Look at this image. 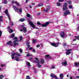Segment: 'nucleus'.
Here are the masks:
<instances>
[{
	"label": "nucleus",
	"mask_w": 79,
	"mask_h": 79,
	"mask_svg": "<svg viewBox=\"0 0 79 79\" xmlns=\"http://www.w3.org/2000/svg\"><path fill=\"white\" fill-rule=\"evenodd\" d=\"M5 13H6V15L9 18V20L10 21L11 19H10V15H9V14H8V10L6 9L5 11Z\"/></svg>",
	"instance_id": "1a4fd4ad"
},
{
	"label": "nucleus",
	"mask_w": 79,
	"mask_h": 79,
	"mask_svg": "<svg viewBox=\"0 0 79 79\" xmlns=\"http://www.w3.org/2000/svg\"><path fill=\"white\" fill-rule=\"evenodd\" d=\"M2 31H0V37H1V35H2Z\"/></svg>",
	"instance_id": "de8ad7c7"
},
{
	"label": "nucleus",
	"mask_w": 79,
	"mask_h": 79,
	"mask_svg": "<svg viewBox=\"0 0 79 79\" xmlns=\"http://www.w3.org/2000/svg\"><path fill=\"white\" fill-rule=\"evenodd\" d=\"M31 15H30L29 14L27 13V17L28 18H29L30 17H31Z\"/></svg>",
	"instance_id": "b1692460"
},
{
	"label": "nucleus",
	"mask_w": 79,
	"mask_h": 79,
	"mask_svg": "<svg viewBox=\"0 0 79 79\" xmlns=\"http://www.w3.org/2000/svg\"><path fill=\"white\" fill-rule=\"evenodd\" d=\"M8 28L9 29V30H11V29H10V26L8 27Z\"/></svg>",
	"instance_id": "bf43d9fd"
},
{
	"label": "nucleus",
	"mask_w": 79,
	"mask_h": 79,
	"mask_svg": "<svg viewBox=\"0 0 79 79\" xmlns=\"http://www.w3.org/2000/svg\"><path fill=\"white\" fill-rule=\"evenodd\" d=\"M15 35V33H13L12 34L11 36L10 37V38H13V37H14Z\"/></svg>",
	"instance_id": "aec40b11"
},
{
	"label": "nucleus",
	"mask_w": 79,
	"mask_h": 79,
	"mask_svg": "<svg viewBox=\"0 0 79 79\" xmlns=\"http://www.w3.org/2000/svg\"><path fill=\"white\" fill-rule=\"evenodd\" d=\"M58 44H59V43H57V44L53 43L51 44L52 45L54 46V47H58Z\"/></svg>",
	"instance_id": "0eeeda50"
},
{
	"label": "nucleus",
	"mask_w": 79,
	"mask_h": 79,
	"mask_svg": "<svg viewBox=\"0 0 79 79\" xmlns=\"http://www.w3.org/2000/svg\"><path fill=\"white\" fill-rule=\"evenodd\" d=\"M40 62V60H38L37 63H39Z\"/></svg>",
	"instance_id": "0e129e2a"
},
{
	"label": "nucleus",
	"mask_w": 79,
	"mask_h": 79,
	"mask_svg": "<svg viewBox=\"0 0 79 79\" xmlns=\"http://www.w3.org/2000/svg\"><path fill=\"white\" fill-rule=\"evenodd\" d=\"M48 10H49V8H47L46 10V13H47L48 12Z\"/></svg>",
	"instance_id": "4c0bfd02"
},
{
	"label": "nucleus",
	"mask_w": 79,
	"mask_h": 79,
	"mask_svg": "<svg viewBox=\"0 0 79 79\" xmlns=\"http://www.w3.org/2000/svg\"><path fill=\"white\" fill-rule=\"evenodd\" d=\"M3 77H4L2 75L0 76V79H2V78H3Z\"/></svg>",
	"instance_id": "f704fd0d"
},
{
	"label": "nucleus",
	"mask_w": 79,
	"mask_h": 79,
	"mask_svg": "<svg viewBox=\"0 0 79 79\" xmlns=\"http://www.w3.org/2000/svg\"><path fill=\"white\" fill-rule=\"evenodd\" d=\"M33 70H34V72L35 73L36 72V70H35V69H34Z\"/></svg>",
	"instance_id": "864d4df0"
},
{
	"label": "nucleus",
	"mask_w": 79,
	"mask_h": 79,
	"mask_svg": "<svg viewBox=\"0 0 79 79\" xmlns=\"http://www.w3.org/2000/svg\"><path fill=\"white\" fill-rule=\"evenodd\" d=\"M33 44H35V40H33Z\"/></svg>",
	"instance_id": "79ce46f5"
},
{
	"label": "nucleus",
	"mask_w": 79,
	"mask_h": 79,
	"mask_svg": "<svg viewBox=\"0 0 79 79\" xmlns=\"http://www.w3.org/2000/svg\"><path fill=\"white\" fill-rule=\"evenodd\" d=\"M28 23L29 24H30V26H31V27H32L33 28H34V27H35V25H34V24H33V23H32V22L31 21V20H29Z\"/></svg>",
	"instance_id": "423d86ee"
},
{
	"label": "nucleus",
	"mask_w": 79,
	"mask_h": 79,
	"mask_svg": "<svg viewBox=\"0 0 79 79\" xmlns=\"http://www.w3.org/2000/svg\"><path fill=\"white\" fill-rule=\"evenodd\" d=\"M44 63H45V60L44 59H41L40 60V63L41 64H44Z\"/></svg>",
	"instance_id": "ddd939ff"
},
{
	"label": "nucleus",
	"mask_w": 79,
	"mask_h": 79,
	"mask_svg": "<svg viewBox=\"0 0 79 79\" xmlns=\"http://www.w3.org/2000/svg\"><path fill=\"white\" fill-rule=\"evenodd\" d=\"M10 31H9L10 33H11L12 32H13V30L10 29Z\"/></svg>",
	"instance_id": "a19ab883"
},
{
	"label": "nucleus",
	"mask_w": 79,
	"mask_h": 79,
	"mask_svg": "<svg viewBox=\"0 0 79 79\" xmlns=\"http://www.w3.org/2000/svg\"><path fill=\"white\" fill-rule=\"evenodd\" d=\"M11 25V26H13V23L12 22Z\"/></svg>",
	"instance_id": "603ef678"
},
{
	"label": "nucleus",
	"mask_w": 79,
	"mask_h": 79,
	"mask_svg": "<svg viewBox=\"0 0 79 79\" xmlns=\"http://www.w3.org/2000/svg\"><path fill=\"white\" fill-rule=\"evenodd\" d=\"M45 57H46V59H50V58H51V57L49 56V55H46Z\"/></svg>",
	"instance_id": "4468645a"
},
{
	"label": "nucleus",
	"mask_w": 79,
	"mask_h": 79,
	"mask_svg": "<svg viewBox=\"0 0 79 79\" xmlns=\"http://www.w3.org/2000/svg\"><path fill=\"white\" fill-rule=\"evenodd\" d=\"M71 50H72V49H67V52H66V55H69V54H70L71 53V52H71Z\"/></svg>",
	"instance_id": "6e6552de"
},
{
	"label": "nucleus",
	"mask_w": 79,
	"mask_h": 79,
	"mask_svg": "<svg viewBox=\"0 0 79 79\" xmlns=\"http://www.w3.org/2000/svg\"><path fill=\"white\" fill-rule=\"evenodd\" d=\"M7 44L9 45L10 46H13V44H12V43L10 40L8 42H7Z\"/></svg>",
	"instance_id": "9b49d317"
},
{
	"label": "nucleus",
	"mask_w": 79,
	"mask_h": 79,
	"mask_svg": "<svg viewBox=\"0 0 79 79\" xmlns=\"http://www.w3.org/2000/svg\"><path fill=\"white\" fill-rule=\"evenodd\" d=\"M68 2L69 4H71V1H69Z\"/></svg>",
	"instance_id": "8fccbe9b"
},
{
	"label": "nucleus",
	"mask_w": 79,
	"mask_h": 79,
	"mask_svg": "<svg viewBox=\"0 0 79 79\" xmlns=\"http://www.w3.org/2000/svg\"><path fill=\"white\" fill-rule=\"evenodd\" d=\"M67 64V62L66 61L63 62L62 63V65L63 66H66Z\"/></svg>",
	"instance_id": "2eb2a0df"
},
{
	"label": "nucleus",
	"mask_w": 79,
	"mask_h": 79,
	"mask_svg": "<svg viewBox=\"0 0 79 79\" xmlns=\"http://www.w3.org/2000/svg\"><path fill=\"white\" fill-rule=\"evenodd\" d=\"M77 78H78V79H79V76H77L76 77Z\"/></svg>",
	"instance_id": "774afa93"
},
{
	"label": "nucleus",
	"mask_w": 79,
	"mask_h": 79,
	"mask_svg": "<svg viewBox=\"0 0 79 79\" xmlns=\"http://www.w3.org/2000/svg\"><path fill=\"white\" fill-rule=\"evenodd\" d=\"M42 5H43L42 4H39L38 5L39 6H42Z\"/></svg>",
	"instance_id": "a18cd8bd"
},
{
	"label": "nucleus",
	"mask_w": 79,
	"mask_h": 79,
	"mask_svg": "<svg viewBox=\"0 0 79 79\" xmlns=\"http://www.w3.org/2000/svg\"><path fill=\"white\" fill-rule=\"evenodd\" d=\"M30 44V43H29V42H27V45L28 48H29V47H30V45H29Z\"/></svg>",
	"instance_id": "5701e85b"
},
{
	"label": "nucleus",
	"mask_w": 79,
	"mask_h": 79,
	"mask_svg": "<svg viewBox=\"0 0 79 79\" xmlns=\"http://www.w3.org/2000/svg\"><path fill=\"white\" fill-rule=\"evenodd\" d=\"M27 56H32V55H30L29 53H28L27 55Z\"/></svg>",
	"instance_id": "72a5a7b5"
},
{
	"label": "nucleus",
	"mask_w": 79,
	"mask_h": 79,
	"mask_svg": "<svg viewBox=\"0 0 79 79\" xmlns=\"http://www.w3.org/2000/svg\"><path fill=\"white\" fill-rule=\"evenodd\" d=\"M29 18H28L29 19H32V16H30V17Z\"/></svg>",
	"instance_id": "37998d69"
},
{
	"label": "nucleus",
	"mask_w": 79,
	"mask_h": 79,
	"mask_svg": "<svg viewBox=\"0 0 79 79\" xmlns=\"http://www.w3.org/2000/svg\"><path fill=\"white\" fill-rule=\"evenodd\" d=\"M16 5L17 6H20V4L16 2L15 3Z\"/></svg>",
	"instance_id": "7c9ffc66"
},
{
	"label": "nucleus",
	"mask_w": 79,
	"mask_h": 79,
	"mask_svg": "<svg viewBox=\"0 0 79 79\" xmlns=\"http://www.w3.org/2000/svg\"><path fill=\"white\" fill-rule=\"evenodd\" d=\"M13 40H15L13 42L14 45L15 46H16V45H19V44L18 43H16V42H17V40H18V37H14L13 38Z\"/></svg>",
	"instance_id": "7ed1b4c3"
},
{
	"label": "nucleus",
	"mask_w": 79,
	"mask_h": 79,
	"mask_svg": "<svg viewBox=\"0 0 79 79\" xmlns=\"http://www.w3.org/2000/svg\"><path fill=\"white\" fill-rule=\"evenodd\" d=\"M36 47L38 48V47H40V45L39 44H38L37 46Z\"/></svg>",
	"instance_id": "09e8293b"
},
{
	"label": "nucleus",
	"mask_w": 79,
	"mask_h": 79,
	"mask_svg": "<svg viewBox=\"0 0 79 79\" xmlns=\"http://www.w3.org/2000/svg\"><path fill=\"white\" fill-rule=\"evenodd\" d=\"M10 55L12 59H14L15 58V55H17V56H20V54L18 53H11Z\"/></svg>",
	"instance_id": "20e7f679"
},
{
	"label": "nucleus",
	"mask_w": 79,
	"mask_h": 79,
	"mask_svg": "<svg viewBox=\"0 0 79 79\" xmlns=\"http://www.w3.org/2000/svg\"><path fill=\"white\" fill-rule=\"evenodd\" d=\"M37 24H38V25H42V24L40 23V22H37Z\"/></svg>",
	"instance_id": "c9c22d12"
},
{
	"label": "nucleus",
	"mask_w": 79,
	"mask_h": 79,
	"mask_svg": "<svg viewBox=\"0 0 79 79\" xmlns=\"http://www.w3.org/2000/svg\"><path fill=\"white\" fill-rule=\"evenodd\" d=\"M16 2H15L14 1H13L12 2V3H15V4H16Z\"/></svg>",
	"instance_id": "ea45409f"
},
{
	"label": "nucleus",
	"mask_w": 79,
	"mask_h": 79,
	"mask_svg": "<svg viewBox=\"0 0 79 79\" xmlns=\"http://www.w3.org/2000/svg\"><path fill=\"white\" fill-rule=\"evenodd\" d=\"M49 23H50L49 22H47L46 23L42 24L41 26H42L43 27H47V26L49 24Z\"/></svg>",
	"instance_id": "39448f33"
},
{
	"label": "nucleus",
	"mask_w": 79,
	"mask_h": 79,
	"mask_svg": "<svg viewBox=\"0 0 79 79\" xmlns=\"http://www.w3.org/2000/svg\"><path fill=\"white\" fill-rule=\"evenodd\" d=\"M66 43H64L63 46H66Z\"/></svg>",
	"instance_id": "5fc2aeb1"
},
{
	"label": "nucleus",
	"mask_w": 79,
	"mask_h": 79,
	"mask_svg": "<svg viewBox=\"0 0 79 79\" xmlns=\"http://www.w3.org/2000/svg\"><path fill=\"white\" fill-rule=\"evenodd\" d=\"M40 13L39 12L37 13V15L39 16V15H40Z\"/></svg>",
	"instance_id": "4d7b16f0"
},
{
	"label": "nucleus",
	"mask_w": 79,
	"mask_h": 79,
	"mask_svg": "<svg viewBox=\"0 0 79 79\" xmlns=\"http://www.w3.org/2000/svg\"><path fill=\"white\" fill-rule=\"evenodd\" d=\"M26 64L27 66H31L30 65V63L27 61L26 62Z\"/></svg>",
	"instance_id": "f3484780"
},
{
	"label": "nucleus",
	"mask_w": 79,
	"mask_h": 79,
	"mask_svg": "<svg viewBox=\"0 0 79 79\" xmlns=\"http://www.w3.org/2000/svg\"><path fill=\"white\" fill-rule=\"evenodd\" d=\"M15 60H16L17 61H19V59L18 57H15Z\"/></svg>",
	"instance_id": "a211bd4d"
},
{
	"label": "nucleus",
	"mask_w": 79,
	"mask_h": 79,
	"mask_svg": "<svg viewBox=\"0 0 79 79\" xmlns=\"http://www.w3.org/2000/svg\"><path fill=\"white\" fill-rule=\"evenodd\" d=\"M51 76L53 78H55V79H58V77L56 76V75H54L53 74H51Z\"/></svg>",
	"instance_id": "f8f14e48"
},
{
	"label": "nucleus",
	"mask_w": 79,
	"mask_h": 79,
	"mask_svg": "<svg viewBox=\"0 0 79 79\" xmlns=\"http://www.w3.org/2000/svg\"><path fill=\"white\" fill-rule=\"evenodd\" d=\"M64 0H59V2H63Z\"/></svg>",
	"instance_id": "49530a36"
},
{
	"label": "nucleus",
	"mask_w": 79,
	"mask_h": 79,
	"mask_svg": "<svg viewBox=\"0 0 79 79\" xmlns=\"http://www.w3.org/2000/svg\"><path fill=\"white\" fill-rule=\"evenodd\" d=\"M77 29L79 31V27H78L77 28Z\"/></svg>",
	"instance_id": "680f3d73"
},
{
	"label": "nucleus",
	"mask_w": 79,
	"mask_h": 79,
	"mask_svg": "<svg viewBox=\"0 0 79 79\" xmlns=\"http://www.w3.org/2000/svg\"><path fill=\"white\" fill-rule=\"evenodd\" d=\"M37 64L38 68H40L41 66H42V65H40L39 64V63H37Z\"/></svg>",
	"instance_id": "a878e982"
},
{
	"label": "nucleus",
	"mask_w": 79,
	"mask_h": 79,
	"mask_svg": "<svg viewBox=\"0 0 79 79\" xmlns=\"http://www.w3.org/2000/svg\"><path fill=\"white\" fill-rule=\"evenodd\" d=\"M20 40L19 41H21L23 39V37L22 36H21L19 37Z\"/></svg>",
	"instance_id": "2f4dec72"
},
{
	"label": "nucleus",
	"mask_w": 79,
	"mask_h": 79,
	"mask_svg": "<svg viewBox=\"0 0 79 79\" xmlns=\"http://www.w3.org/2000/svg\"><path fill=\"white\" fill-rule=\"evenodd\" d=\"M2 18H3V16H0V22H1L2 21H3V20L2 19ZM1 24H0V27L1 26Z\"/></svg>",
	"instance_id": "6ab92c4d"
},
{
	"label": "nucleus",
	"mask_w": 79,
	"mask_h": 79,
	"mask_svg": "<svg viewBox=\"0 0 79 79\" xmlns=\"http://www.w3.org/2000/svg\"><path fill=\"white\" fill-rule=\"evenodd\" d=\"M54 68H55V67H54V66L52 67V69H54Z\"/></svg>",
	"instance_id": "69168bd1"
},
{
	"label": "nucleus",
	"mask_w": 79,
	"mask_h": 79,
	"mask_svg": "<svg viewBox=\"0 0 79 79\" xmlns=\"http://www.w3.org/2000/svg\"><path fill=\"white\" fill-rule=\"evenodd\" d=\"M67 6H68V3L65 2L64 4V6H63V11H64V10H65L66 11L64 13V15L65 16H66V15H70V14H71L69 11L68 10Z\"/></svg>",
	"instance_id": "f257e3e1"
},
{
	"label": "nucleus",
	"mask_w": 79,
	"mask_h": 79,
	"mask_svg": "<svg viewBox=\"0 0 79 79\" xmlns=\"http://www.w3.org/2000/svg\"><path fill=\"white\" fill-rule=\"evenodd\" d=\"M76 39H74L73 40V41H76Z\"/></svg>",
	"instance_id": "338daca9"
},
{
	"label": "nucleus",
	"mask_w": 79,
	"mask_h": 79,
	"mask_svg": "<svg viewBox=\"0 0 79 79\" xmlns=\"http://www.w3.org/2000/svg\"><path fill=\"white\" fill-rule=\"evenodd\" d=\"M32 47L30 48H29V50H32Z\"/></svg>",
	"instance_id": "13d9d810"
},
{
	"label": "nucleus",
	"mask_w": 79,
	"mask_h": 79,
	"mask_svg": "<svg viewBox=\"0 0 79 79\" xmlns=\"http://www.w3.org/2000/svg\"><path fill=\"white\" fill-rule=\"evenodd\" d=\"M1 66L2 67H4V66H5L6 65V64H1Z\"/></svg>",
	"instance_id": "473e14b6"
},
{
	"label": "nucleus",
	"mask_w": 79,
	"mask_h": 79,
	"mask_svg": "<svg viewBox=\"0 0 79 79\" xmlns=\"http://www.w3.org/2000/svg\"><path fill=\"white\" fill-rule=\"evenodd\" d=\"M26 79H31L29 76H27L26 77Z\"/></svg>",
	"instance_id": "58836bf2"
},
{
	"label": "nucleus",
	"mask_w": 79,
	"mask_h": 79,
	"mask_svg": "<svg viewBox=\"0 0 79 79\" xmlns=\"http://www.w3.org/2000/svg\"><path fill=\"white\" fill-rule=\"evenodd\" d=\"M29 60H30V61H32V60H34V59H33V58H30L29 59Z\"/></svg>",
	"instance_id": "cd10ccee"
},
{
	"label": "nucleus",
	"mask_w": 79,
	"mask_h": 79,
	"mask_svg": "<svg viewBox=\"0 0 79 79\" xmlns=\"http://www.w3.org/2000/svg\"><path fill=\"white\" fill-rule=\"evenodd\" d=\"M75 37L76 38V39L79 40V36H76Z\"/></svg>",
	"instance_id": "c85d7f7f"
},
{
	"label": "nucleus",
	"mask_w": 79,
	"mask_h": 79,
	"mask_svg": "<svg viewBox=\"0 0 79 79\" xmlns=\"http://www.w3.org/2000/svg\"><path fill=\"white\" fill-rule=\"evenodd\" d=\"M23 32H27V29H26V27H23Z\"/></svg>",
	"instance_id": "dca6fc26"
},
{
	"label": "nucleus",
	"mask_w": 79,
	"mask_h": 79,
	"mask_svg": "<svg viewBox=\"0 0 79 79\" xmlns=\"http://www.w3.org/2000/svg\"><path fill=\"white\" fill-rule=\"evenodd\" d=\"M75 65L76 66H77L78 65H79V63H75Z\"/></svg>",
	"instance_id": "393cba45"
},
{
	"label": "nucleus",
	"mask_w": 79,
	"mask_h": 79,
	"mask_svg": "<svg viewBox=\"0 0 79 79\" xmlns=\"http://www.w3.org/2000/svg\"><path fill=\"white\" fill-rule=\"evenodd\" d=\"M35 60H39V58H37V57H36L35 58Z\"/></svg>",
	"instance_id": "6e6d98bb"
},
{
	"label": "nucleus",
	"mask_w": 79,
	"mask_h": 79,
	"mask_svg": "<svg viewBox=\"0 0 79 79\" xmlns=\"http://www.w3.org/2000/svg\"><path fill=\"white\" fill-rule=\"evenodd\" d=\"M57 6H61V4L60 3L58 2L57 3Z\"/></svg>",
	"instance_id": "bb28decb"
},
{
	"label": "nucleus",
	"mask_w": 79,
	"mask_h": 79,
	"mask_svg": "<svg viewBox=\"0 0 79 79\" xmlns=\"http://www.w3.org/2000/svg\"><path fill=\"white\" fill-rule=\"evenodd\" d=\"M3 3H4L5 4H6V3H7V2L6 1H4Z\"/></svg>",
	"instance_id": "c03bdc74"
},
{
	"label": "nucleus",
	"mask_w": 79,
	"mask_h": 79,
	"mask_svg": "<svg viewBox=\"0 0 79 79\" xmlns=\"http://www.w3.org/2000/svg\"><path fill=\"white\" fill-rule=\"evenodd\" d=\"M69 7L70 9H71L73 8V6L71 5H70L69 6Z\"/></svg>",
	"instance_id": "c756f323"
},
{
	"label": "nucleus",
	"mask_w": 79,
	"mask_h": 79,
	"mask_svg": "<svg viewBox=\"0 0 79 79\" xmlns=\"http://www.w3.org/2000/svg\"><path fill=\"white\" fill-rule=\"evenodd\" d=\"M63 74H61L60 75V79H63Z\"/></svg>",
	"instance_id": "412c9836"
},
{
	"label": "nucleus",
	"mask_w": 79,
	"mask_h": 79,
	"mask_svg": "<svg viewBox=\"0 0 79 79\" xmlns=\"http://www.w3.org/2000/svg\"><path fill=\"white\" fill-rule=\"evenodd\" d=\"M60 37H61L62 38H63V37H64V35H65V34H64V32H61L60 33Z\"/></svg>",
	"instance_id": "9d476101"
},
{
	"label": "nucleus",
	"mask_w": 79,
	"mask_h": 79,
	"mask_svg": "<svg viewBox=\"0 0 79 79\" xmlns=\"http://www.w3.org/2000/svg\"><path fill=\"white\" fill-rule=\"evenodd\" d=\"M32 52H35V50H34V49H33Z\"/></svg>",
	"instance_id": "3c124183"
},
{
	"label": "nucleus",
	"mask_w": 79,
	"mask_h": 79,
	"mask_svg": "<svg viewBox=\"0 0 79 79\" xmlns=\"http://www.w3.org/2000/svg\"><path fill=\"white\" fill-rule=\"evenodd\" d=\"M19 21L20 22H23V21H25V19L23 18L19 20Z\"/></svg>",
	"instance_id": "4be33fe9"
},
{
	"label": "nucleus",
	"mask_w": 79,
	"mask_h": 79,
	"mask_svg": "<svg viewBox=\"0 0 79 79\" xmlns=\"http://www.w3.org/2000/svg\"><path fill=\"white\" fill-rule=\"evenodd\" d=\"M19 52L21 53H23V51L22 50V49H19Z\"/></svg>",
	"instance_id": "e433bc0d"
},
{
	"label": "nucleus",
	"mask_w": 79,
	"mask_h": 79,
	"mask_svg": "<svg viewBox=\"0 0 79 79\" xmlns=\"http://www.w3.org/2000/svg\"><path fill=\"white\" fill-rule=\"evenodd\" d=\"M35 3H32V5H35Z\"/></svg>",
	"instance_id": "052dcab7"
},
{
	"label": "nucleus",
	"mask_w": 79,
	"mask_h": 79,
	"mask_svg": "<svg viewBox=\"0 0 79 79\" xmlns=\"http://www.w3.org/2000/svg\"><path fill=\"white\" fill-rule=\"evenodd\" d=\"M29 7H30V8H32V7L31 6H30Z\"/></svg>",
	"instance_id": "e2e57ef3"
},
{
	"label": "nucleus",
	"mask_w": 79,
	"mask_h": 79,
	"mask_svg": "<svg viewBox=\"0 0 79 79\" xmlns=\"http://www.w3.org/2000/svg\"><path fill=\"white\" fill-rule=\"evenodd\" d=\"M13 8L14 10L16 11V12H19V11L20 13H21L22 12V9H20L17 7L15 6H13Z\"/></svg>",
	"instance_id": "f03ea898"
}]
</instances>
